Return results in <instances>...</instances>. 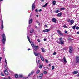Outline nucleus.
Instances as JSON below:
<instances>
[{"mask_svg":"<svg viewBox=\"0 0 79 79\" xmlns=\"http://www.w3.org/2000/svg\"><path fill=\"white\" fill-rule=\"evenodd\" d=\"M2 42L3 44H5V42H6V36L5 34H2Z\"/></svg>","mask_w":79,"mask_h":79,"instance_id":"1","label":"nucleus"},{"mask_svg":"<svg viewBox=\"0 0 79 79\" xmlns=\"http://www.w3.org/2000/svg\"><path fill=\"white\" fill-rule=\"evenodd\" d=\"M60 41L59 44H61V45H63L64 44V41L63 40V38L62 37H60L59 39Z\"/></svg>","mask_w":79,"mask_h":79,"instance_id":"2","label":"nucleus"},{"mask_svg":"<svg viewBox=\"0 0 79 79\" xmlns=\"http://www.w3.org/2000/svg\"><path fill=\"white\" fill-rule=\"evenodd\" d=\"M27 37L28 40V41H29L30 43H31V44L32 46V47H34V44L32 43V42H31V40H30V39H29V38L28 35H27Z\"/></svg>","mask_w":79,"mask_h":79,"instance_id":"3","label":"nucleus"},{"mask_svg":"<svg viewBox=\"0 0 79 79\" xmlns=\"http://www.w3.org/2000/svg\"><path fill=\"white\" fill-rule=\"evenodd\" d=\"M43 77V74L41 73L39 76H38L37 78L38 79H42Z\"/></svg>","mask_w":79,"mask_h":79,"instance_id":"4","label":"nucleus"},{"mask_svg":"<svg viewBox=\"0 0 79 79\" xmlns=\"http://www.w3.org/2000/svg\"><path fill=\"white\" fill-rule=\"evenodd\" d=\"M73 48L72 47H70L69 48V52L70 53H71L73 52Z\"/></svg>","mask_w":79,"mask_h":79,"instance_id":"5","label":"nucleus"},{"mask_svg":"<svg viewBox=\"0 0 79 79\" xmlns=\"http://www.w3.org/2000/svg\"><path fill=\"white\" fill-rule=\"evenodd\" d=\"M57 33H58V34L62 36L63 35V34L61 32V31L60 30H57Z\"/></svg>","mask_w":79,"mask_h":79,"instance_id":"6","label":"nucleus"},{"mask_svg":"<svg viewBox=\"0 0 79 79\" xmlns=\"http://www.w3.org/2000/svg\"><path fill=\"white\" fill-rule=\"evenodd\" d=\"M34 50L35 52L37 51V50H39V46H35L34 47Z\"/></svg>","mask_w":79,"mask_h":79,"instance_id":"7","label":"nucleus"},{"mask_svg":"<svg viewBox=\"0 0 79 79\" xmlns=\"http://www.w3.org/2000/svg\"><path fill=\"white\" fill-rule=\"evenodd\" d=\"M34 31V30L33 29L31 30L30 31V35H32L33 34V32Z\"/></svg>","mask_w":79,"mask_h":79,"instance_id":"8","label":"nucleus"},{"mask_svg":"<svg viewBox=\"0 0 79 79\" xmlns=\"http://www.w3.org/2000/svg\"><path fill=\"white\" fill-rule=\"evenodd\" d=\"M76 63H79V57H76Z\"/></svg>","mask_w":79,"mask_h":79,"instance_id":"9","label":"nucleus"},{"mask_svg":"<svg viewBox=\"0 0 79 79\" xmlns=\"http://www.w3.org/2000/svg\"><path fill=\"white\" fill-rule=\"evenodd\" d=\"M1 29H3V21L2 20V25L1 26Z\"/></svg>","mask_w":79,"mask_h":79,"instance_id":"10","label":"nucleus"},{"mask_svg":"<svg viewBox=\"0 0 79 79\" xmlns=\"http://www.w3.org/2000/svg\"><path fill=\"white\" fill-rule=\"evenodd\" d=\"M35 3L34 2L32 5V10H34L35 9Z\"/></svg>","mask_w":79,"mask_h":79,"instance_id":"11","label":"nucleus"},{"mask_svg":"<svg viewBox=\"0 0 79 79\" xmlns=\"http://www.w3.org/2000/svg\"><path fill=\"white\" fill-rule=\"evenodd\" d=\"M50 29H46L44 30H43V32H49L50 31Z\"/></svg>","mask_w":79,"mask_h":79,"instance_id":"12","label":"nucleus"},{"mask_svg":"<svg viewBox=\"0 0 79 79\" xmlns=\"http://www.w3.org/2000/svg\"><path fill=\"white\" fill-rule=\"evenodd\" d=\"M52 22L56 23V19L55 18H53L52 19Z\"/></svg>","mask_w":79,"mask_h":79,"instance_id":"13","label":"nucleus"},{"mask_svg":"<svg viewBox=\"0 0 79 79\" xmlns=\"http://www.w3.org/2000/svg\"><path fill=\"white\" fill-rule=\"evenodd\" d=\"M62 15V13H61V12H60L57 14V16L58 17H61Z\"/></svg>","mask_w":79,"mask_h":79,"instance_id":"14","label":"nucleus"},{"mask_svg":"<svg viewBox=\"0 0 79 79\" xmlns=\"http://www.w3.org/2000/svg\"><path fill=\"white\" fill-rule=\"evenodd\" d=\"M33 73H34V71H32L31 73H30L28 75V77H30V76H31L32 75V74H33Z\"/></svg>","mask_w":79,"mask_h":79,"instance_id":"15","label":"nucleus"},{"mask_svg":"<svg viewBox=\"0 0 79 79\" xmlns=\"http://www.w3.org/2000/svg\"><path fill=\"white\" fill-rule=\"evenodd\" d=\"M34 53L35 55V56H38V55H40V53H36V52H34Z\"/></svg>","mask_w":79,"mask_h":79,"instance_id":"16","label":"nucleus"},{"mask_svg":"<svg viewBox=\"0 0 79 79\" xmlns=\"http://www.w3.org/2000/svg\"><path fill=\"white\" fill-rule=\"evenodd\" d=\"M47 5H48V3H46L44 5L42 6V7L43 8H46L47 6Z\"/></svg>","mask_w":79,"mask_h":79,"instance_id":"17","label":"nucleus"},{"mask_svg":"<svg viewBox=\"0 0 79 79\" xmlns=\"http://www.w3.org/2000/svg\"><path fill=\"white\" fill-rule=\"evenodd\" d=\"M4 73L6 75V76H7V75H8V72L6 70H4Z\"/></svg>","mask_w":79,"mask_h":79,"instance_id":"18","label":"nucleus"},{"mask_svg":"<svg viewBox=\"0 0 79 79\" xmlns=\"http://www.w3.org/2000/svg\"><path fill=\"white\" fill-rule=\"evenodd\" d=\"M41 50H42V52H45V49L44 48H41Z\"/></svg>","mask_w":79,"mask_h":79,"instance_id":"19","label":"nucleus"},{"mask_svg":"<svg viewBox=\"0 0 79 79\" xmlns=\"http://www.w3.org/2000/svg\"><path fill=\"white\" fill-rule=\"evenodd\" d=\"M32 19H31L29 20L28 23L29 24H31L32 23Z\"/></svg>","mask_w":79,"mask_h":79,"instance_id":"20","label":"nucleus"},{"mask_svg":"<svg viewBox=\"0 0 79 79\" xmlns=\"http://www.w3.org/2000/svg\"><path fill=\"white\" fill-rule=\"evenodd\" d=\"M71 24H70V25H72V24H73V23H74V20H72L70 21V22Z\"/></svg>","mask_w":79,"mask_h":79,"instance_id":"21","label":"nucleus"},{"mask_svg":"<svg viewBox=\"0 0 79 79\" xmlns=\"http://www.w3.org/2000/svg\"><path fill=\"white\" fill-rule=\"evenodd\" d=\"M63 59L64 63H67V61H66V58H65V57H64Z\"/></svg>","mask_w":79,"mask_h":79,"instance_id":"22","label":"nucleus"},{"mask_svg":"<svg viewBox=\"0 0 79 79\" xmlns=\"http://www.w3.org/2000/svg\"><path fill=\"white\" fill-rule=\"evenodd\" d=\"M40 57L42 61H44V58H43V56H42L40 55Z\"/></svg>","mask_w":79,"mask_h":79,"instance_id":"23","label":"nucleus"},{"mask_svg":"<svg viewBox=\"0 0 79 79\" xmlns=\"http://www.w3.org/2000/svg\"><path fill=\"white\" fill-rule=\"evenodd\" d=\"M4 68L6 70H7V69H8V67L7 66V65H5L4 66Z\"/></svg>","mask_w":79,"mask_h":79,"instance_id":"24","label":"nucleus"},{"mask_svg":"<svg viewBox=\"0 0 79 79\" xmlns=\"http://www.w3.org/2000/svg\"><path fill=\"white\" fill-rule=\"evenodd\" d=\"M73 74H77L78 73V71H75L73 73Z\"/></svg>","mask_w":79,"mask_h":79,"instance_id":"25","label":"nucleus"},{"mask_svg":"<svg viewBox=\"0 0 79 79\" xmlns=\"http://www.w3.org/2000/svg\"><path fill=\"white\" fill-rule=\"evenodd\" d=\"M59 12H60V10H57L55 11V13H59Z\"/></svg>","mask_w":79,"mask_h":79,"instance_id":"26","label":"nucleus"},{"mask_svg":"<svg viewBox=\"0 0 79 79\" xmlns=\"http://www.w3.org/2000/svg\"><path fill=\"white\" fill-rule=\"evenodd\" d=\"M56 4V1H54L52 2V4L53 5H55V4Z\"/></svg>","mask_w":79,"mask_h":79,"instance_id":"27","label":"nucleus"},{"mask_svg":"<svg viewBox=\"0 0 79 79\" xmlns=\"http://www.w3.org/2000/svg\"><path fill=\"white\" fill-rule=\"evenodd\" d=\"M40 70H38L36 71V74H39L40 73Z\"/></svg>","mask_w":79,"mask_h":79,"instance_id":"28","label":"nucleus"},{"mask_svg":"<svg viewBox=\"0 0 79 79\" xmlns=\"http://www.w3.org/2000/svg\"><path fill=\"white\" fill-rule=\"evenodd\" d=\"M76 25H75L74 26L72 27V29H75V28H76Z\"/></svg>","mask_w":79,"mask_h":79,"instance_id":"29","label":"nucleus"},{"mask_svg":"<svg viewBox=\"0 0 79 79\" xmlns=\"http://www.w3.org/2000/svg\"><path fill=\"white\" fill-rule=\"evenodd\" d=\"M15 78H18V75L15 74Z\"/></svg>","mask_w":79,"mask_h":79,"instance_id":"30","label":"nucleus"},{"mask_svg":"<svg viewBox=\"0 0 79 79\" xmlns=\"http://www.w3.org/2000/svg\"><path fill=\"white\" fill-rule=\"evenodd\" d=\"M1 76H5V75L4 74H3V73L2 72H1Z\"/></svg>","mask_w":79,"mask_h":79,"instance_id":"31","label":"nucleus"},{"mask_svg":"<svg viewBox=\"0 0 79 79\" xmlns=\"http://www.w3.org/2000/svg\"><path fill=\"white\" fill-rule=\"evenodd\" d=\"M39 68H40V69H42V66L41 65H40L39 66Z\"/></svg>","mask_w":79,"mask_h":79,"instance_id":"32","label":"nucleus"},{"mask_svg":"<svg viewBox=\"0 0 79 79\" xmlns=\"http://www.w3.org/2000/svg\"><path fill=\"white\" fill-rule=\"evenodd\" d=\"M36 63H38V64H40V60H38L37 62V61L36 60Z\"/></svg>","mask_w":79,"mask_h":79,"instance_id":"33","label":"nucleus"},{"mask_svg":"<svg viewBox=\"0 0 79 79\" xmlns=\"http://www.w3.org/2000/svg\"><path fill=\"white\" fill-rule=\"evenodd\" d=\"M65 10V9H64V7L60 8V10L61 11H62L63 10Z\"/></svg>","mask_w":79,"mask_h":79,"instance_id":"34","label":"nucleus"},{"mask_svg":"<svg viewBox=\"0 0 79 79\" xmlns=\"http://www.w3.org/2000/svg\"><path fill=\"white\" fill-rule=\"evenodd\" d=\"M52 70H53V69H55V67L53 66H52Z\"/></svg>","mask_w":79,"mask_h":79,"instance_id":"35","label":"nucleus"},{"mask_svg":"<svg viewBox=\"0 0 79 79\" xmlns=\"http://www.w3.org/2000/svg\"><path fill=\"white\" fill-rule=\"evenodd\" d=\"M19 77H23V75H19Z\"/></svg>","mask_w":79,"mask_h":79,"instance_id":"36","label":"nucleus"},{"mask_svg":"<svg viewBox=\"0 0 79 79\" xmlns=\"http://www.w3.org/2000/svg\"><path fill=\"white\" fill-rule=\"evenodd\" d=\"M31 25H28V27H27V29H29V27H31Z\"/></svg>","mask_w":79,"mask_h":79,"instance_id":"37","label":"nucleus"},{"mask_svg":"<svg viewBox=\"0 0 79 79\" xmlns=\"http://www.w3.org/2000/svg\"><path fill=\"white\" fill-rule=\"evenodd\" d=\"M45 61H46V63H48V60L47 59H46L45 60Z\"/></svg>","mask_w":79,"mask_h":79,"instance_id":"38","label":"nucleus"},{"mask_svg":"<svg viewBox=\"0 0 79 79\" xmlns=\"http://www.w3.org/2000/svg\"><path fill=\"white\" fill-rule=\"evenodd\" d=\"M63 27L64 28H67V26L66 25H64Z\"/></svg>","mask_w":79,"mask_h":79,"instance_id":"39","label":"nucleus"},{"mask_svg":"<svg viewBox=\"0 0 79 79\" xmlns=\"http://www.w3.org/2000/svg\"><path fill=\"white\" fill-rule=\"evenodd\" d=\"M76 29H77V30L79 29V27H76Z\"/></svg>","mask_w":79,"mask_h":79,"instance_id":"40","label":"nucleus"},{"mask_svg":"<svg viewBox=\"0 0 79 79\" xmlns=\"http://www.w3.org/2000/svg\"><path fill=\"white\" fill-rule=\"evenodd\" d=\"M37 41L38 42H40V41L39 40V39L37 40Z\"/></svg>","mask_w":79,"mask_h":79,"instance_id":"41","label":"nucleus"},{"mask_svg":"<svg viewBox=\"0 0 79 79\" xmlns=\"http://www.w3.org/2000/svg\"><path fill=\"white\" fill-rule=\"evenodd\" d=\"M44 74H47V72L46 71H45L44 72Z\"/></svg>","mask_w":79,"mask_h":79,"instance_id":"42","label":"nucleus"},{"mask_svg":"<svg viewBox=\"0 0 79 79\" xmlns=\"http://www.w3.org/2000/svg\"><path fill=\"white\" fill-rule=\"evenodd\" d=\"M68 22H69L70 23V22L71 21V20L69 19L68 20Z\"/></svg>","mask_w":79,"mask_h":79,"instance_id":"43","label":"nucleus"},{"mask_svg":"<svg viewBox=\"0 0 79 79\" xmlns=\"http://www.w3.org/2000/svg\"><path fill=\"white\" fill-rule=\"evenodd\" d=\"M56 54V52H54L53 54V55H55Z\"/></svg>","mask_w":79,"mask_h":79,"instance_id":"44","label":"nucleus"},{"mask_svg":"<svg viewBox=\"0 0 79 79\" xmlns=\"http://www.w3.org/2000/svg\"><path fill=\"white\" fill-rule=\"evenodd\" d=\"M77 77H79V73L76 75Z\"/></svg>","mask_w":79,"mask_h":79,"instance_id":"45","label":"nucleus"},{"mask_svg":"<svg viewBox=\"0 0 79 79\" xmlns=\"http://www.w3.org/2000/svg\"><path fill=\"white\" fill-rule=\"evenodd\" d=\"M35 11L36 12H37V11H38V10H37V9H36L35 10Z\"/></svg>","mask_w":79,"mask_h":79,"instance_id":"46","label":"nucleus"},{"mask_svg":"<svg viewBox=\"0 0 79 79\" xmlns=\"http://www.w3.org/2000/svg\"><path fill=\"white\" fill-rule=\"evenodd\" d=\"M39 12H40V11H42V9H40L39 10Z\"/></svg>","mask_w":79,"mask_h":79,"instance_id":"47","label":"nucleus"},{"mask_svg":"<svg viewBox=\"0 0 79 79\" xmlns=\"http://www.w3.org/2000/svg\"><path fill=\"white\" fill-rule=\"evenodd\" d=\"M35 28H36V29H37V26L35 25Z\"/></svg>","mask_w":79,"mask_h":79,"instance_id":"48","label":"nucleus"},{"mask_svg":"<svg viewBox=\"0 0 79 79\" xmlns=\"http://www.w3.org/2000/svg\"><path fill=\"white\" fill-rule=\"evenodd\" d=\"M6 64V65H7V64H8V63H7V62H5Z\"/></svg>","mask_w":79,"mask_h":79,"instance_id":"49","label":"nucleus"},{"mask_svg":"<svg viewBox=\"0 0 79 79\" xmlns=\"http://www.w3.org/2000/svg\"><path fill=\"white\" fill-rule=\"evenodd\" d=\"M57 43H58V44H60V41L59 42V41H57Z\"/></svg>","mask_w":79,"mask_h":79,"instance_id":"50","label":"nucleus"},{"mask_svg":"<svg viewBox=\"0 0 79 79\" xmlns=\"http://www.w3.org/2000/svg\"><path fill=\"white\" fill-rule=\"evenodd\" d=\"M7 60H6V58H5V62H6Z\"/></svg>","mask_w":79,"mask_h":79,"instance_id":"51","label":"nucleus"},{"mask_svg":"<svg viewBox=\"0 0 79 79\" xmlns=\"http://www.w3.org/2000/svg\"><path fill=\"white\" fill-rule=\"evenodd\" d=\"M65 34H66V33H67V31H65Z\"/></svg>","mask_w":79,"mask_h":79,"instance_id":"52","label":"nucleus"},{"mask_svg":"<svg viewBox=\"0 0 79 79\" xmlns=\"http://www.w3.org/2000/svg\"><path fill=\"white\" fill-rule=\"evenodd\" d=\"M36 17H39V15H36Z\"/></svg>","mask_w":79,"mask_h":79,"instance_id":"53","label":"nucleus"},{"mask_svg":"<svg viewBox=\"0 0 79 79\" xmlns=\"http://www.w3.org/2000/svg\"><path fill=\"white\" fill-rule=\"evenodd\" d=\"M44 26L46 27H47V25H45Z\"/></svg>","mask_w":79,"mask_h":79,"instance_id":"54","label":"nucleus"},{"mask_svg":"<svg viewBox=\"0 0 79 79\" xmlns=\"http://www.w3.org/2000/svg\"><path fill=\"white\" fill-rule=\"evenodd\" d=\"M2 57H0V60H2Z\"/></svg>","mask_w":79,"mask_h":79,"instance_id":"55","label":"nucleus"},{"mask_svg":"<svg viewBox=\"0 0 79 79\" xmlns=\"http://www.w3.org/2000/svg\"><path fill=\"white\" fill-rule=\"evenodd\" d=\"M77 33L78 34H79V32L78 31L77 32Z\"/></svg>","mask_w":79,"mask_h":79,"instance_id":"56","label":"nucleus"},{"mask_svg":"<svg viewBox=\"0 0 79 79\" xmlns=\"http://www.w3.org/2000/svg\"><path fill=\"white\" fill-rule=\"evenodd\" d=\"M41 2H44V0H41Z\"/></svg>","mask_w":79,"mask_h":79,"instance_id":"57","label":"nucleus"},{"mask_svg":"<svg viewBox=\"0 0 79 79\" xmlns=\"http://www.w3.org/2000/svg\"><path fill=\"white\" fill-rule=\"evenodd\" d=\"M44 41H46V39H44Z\"/></svg>","mask_w":79,"mask_h":79,"instance_id":"58","label":"nucleus"},{"mask_svg":"<svg viewBox=\"0 0 79 79\" xmlns=\"http://www.w3.org/2000/svg\"><path fill=\"white\" fill-rule=\"evenodd\" d=\"M30 50V48H28V51Z\"/></svg>","mask_w":79,"mask_h":79,"instance_id":"59","label":"nucleus"},{"mask_svg":"<svg viewBox=\"0 0 79 79\" xmlns=\"http://www.w3.org/2000/svg\"><path fill=\"white\" fill-rule=\"evenodd\" d=\"M3 0H0V2H2V1H3Z\"/></svg>","mask_w":79,"mask_h":79,"instance_id":"60","label":"nucleus"},{"mask_svg":"<svg viewBox=\"0 0 79 79\" xmlns=\"http://www.w3.org/2000/svg\"><path fill=\"white\" fill-rule=\"evenodd\" d=\"M2 79H8V78H3Z\"/></svg>","mask_w":79,"mask_h":79,"instance_id":"61","label":"nucleus"},{"mask_svg":"<svg viewBox=\"0 0 79 79\" xmlns=\"http://www.w3.org/2000/svg\"><path fill=\"white\" fill-rule=\"evenodd\" d=\"M36 23H38V21H36Z\"/></svg>","mask_w":79,"mask_h":79,"instance_id":"62","label":"nucleus"},{"mask_svg":"<svg viewBox=\"0 0 79 79\" xmlns=\"http://www.w3.org/2000/svg\"><path fill=\"white\" fill-rule=\"evenodd\" d=\"M49 66H51V65H50V64H49Z\"/></svg>","mask_w":79,"mask_h":79,"instance_id":"63","label":"nucleus"},{"mask_svg":"<svg viewBox=\"0 0 79 79\" xmlns=\"http://www.w3.org/2000/svg\"><path fill=\"white\" fill-rule=\"evenodd\" d=\"M31 15H30V18H31Z\"/></svg>","mask_w":79,"mask_h":79,"instance_id":"64","label":"nucleus"}]
</instances>
